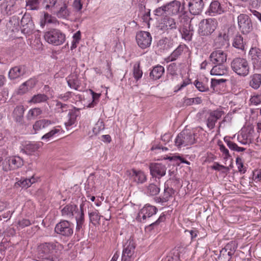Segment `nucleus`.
<instances>
[{"label":"nucleus","mask_w":261,"mask_h":261,"mask_svg":"<svg viewBox=\"0 0 261 261\" xmlns=\"http://www.w3.org/2000/svg\"><path fill=\"white\" fill-rule=\"evenodd\" d=\"M48 97L44 94H38L34 95L29 101V103L37 104L46 101Z\"/></svg>","instance_id":"obj_39"},{"label":"nucleus","mask_w":261,"mask_h":261,"mask_svg":"<svg viewBox=\"0 0 261 261\" xmlns=\"http://www.w3.org/2000/svg\"><path fill=\"white\" fill-rule=\"evenodd\" d=\"M42 114V110L39 108H35L30 109L27 114V117L29 119L36 118L37 116Z\"/></svg>","instance_id":"obj_46"},{"label":"nucleus","mask_w":261,"mask_h":261,"mask_svg":"<svg viewBox=\"0 0 261 261\" xmlns=\"http://www.w3.org/2000/svg\"><path fill=\"white\" fill-rule=\"evenodd\" d=\"M190 13L194 15L200 14L204 7L202 0H186Z\"/></svg>","instance_id":"obj_18"},{"label":"nucleus","mask_w":261,"mask_h":261,"mask_svg":"<svg viewBox=\"0 0 261 261\" xmlns=\"http://www.w3.org/2000/svg\"><path fill=\"white\" fill-rule=\"evenodd\" d=\"M227 54L218 49L213 51L210 56V61L213 64H224L227 60Z\"/></svg>","instance_id":"obj_19"},{"label":"nucleus","mask_w":261,"mask_h":261,"mask_svg":"<svg viewBox=\"0 0 261 261\" xmlns=\"http://www.w3.org/2000/svg\"><path fill=\"white\" fill-rule=\"evenodd\" d=\"M81 35L80 31L76 32L72 37V41L71 42V45L70 47L71 50L75 49L77 47V44L81 39Z\"/></svg>","instance_id":"obj_47"},{"label":"nucleus","mask_w":261,"mask_h":261,"mask_svg":"<svg viewBox=\"0 0 261 261\" xmlns=\"http://www.w3.org/2000/svg\"><path fill=\"white\" fill-rule=\"evenodd\" d=\"M165 5L167 14L175 15L179 13L181 7V3L179 1L174 0Z\"/></svg>","instance_id":"obj_27"},{"label":"nucleus","mask_w":261,"mask_h":261,"mask_svg":"<svg viewBox=\"0 0 261 261\" xmlns=\"http://www.w3.org/2000/svg\"><path fill=\"white\" fill-rule=\"evenodd\" d=\"M230 66L232 71L240 76L245 77L249 73L250 66L246 58H234L231 62Z\"/></svg>","instance_id":"obj_2"},{"label":"nucleus","mask_w":261,"mask_h":261,"mask_svg":"<svg viewBox=\"0 0 261 261\" xmlns=\"http://www.w3.org/2000/svg\"><path fill=\"white\" fill-rule=\"evenodd\" d=\"M91 93L92 95L93 101L91 103L89 104L88 107L89 108H93L94 107L96 101L98 100L100 96V94L95 93L92 91H91Z\"/></svg>","instance_id":"obj_64"},{"label":"nucleus","mask_w":261,"mask_h":261,"mask_svg":"<svg viewBox=\"0 0 261 261\" xmlns=\"http://www.w3.org/2000/svg\"><path fill=\"white\" fill-rule=\"evenodd\" d=\"M31 224V221L28 219H22L19 220L17 223V227L23 228L25 227L30 226Z\"/></svg>","instance_id":"obj_60"},{"label":"nucleus","mask_w":261,"mask_h":261,"mask_svg":"<svg viewBox=\"0 0 261 261\" xmlns=\"http://www.w3.org/2000/svg\"><path fill=\"white\" fill-rule=\"evenodd\" d=\"M238 23L240 30L244 34L250 32L252 29V23L248 15L244 14L238 17Z\"/></svg>","instance_id":"obj_16"},{"label":"nucleus","mask_w":261,"mask_h":261,"mask_svg":"<svg viewBox=\"0 0 261 261\" xmlns=\"http://www.w3.org/2000/svg\"><path fill=\"white\" fill-rule=\"evenodd\" d=\"M126 174L135 182L137 184H143L146 180V176L144 172L141 170H137L135 169L129 170L126 171Z\"/></svg>","instance_id":"obj_17"},{"label":"nucleus","mask_w":261,"mask_h":261,"mask_svg":"<svg viewBox=\"0 0 261 261\" xmlns=\"http://www.w3.org/2000/svg\"><path fill=\"white\" fill-rule=\"evenodd\" d=\"M224 114V112L221 108L211 112L207 119V127L210 129L214 128L217 120L221 118Z\"/></svg>","instance_id":"obj_20"},{"label":"nucleus","mask_w":261,"mask_h":261,"mask_svg":"<svg viewBox=\"0 0 261 261\" xmlns=\"http://www.w3.org/2000/svg\"><path fill=\"white\" fill-rule=\"evenodd\" d=\"M79 208L77 206L74 204H67L65 205L61 211L62 216L72 219L78 212Z\"/></svg>","instance_id":"obj_26"},{"label":"nucleus","mask_w":261,"mask_h":261,"mask_svg":"<svg viewBox=\"0 0 261 261\" xmlns=\"http://www.w3.org/2000/svg\"><path fill=\"white\" fill-rule=\"evenodd\" d=\"M68 119L65 122V125L67 129H70L76 122V116L72 113L70 112L68 114Z\"/></svg>","instance_id":"obj_45"},{"label":"nucleus","mask_w":261,"mask_h":261,"mask_svg":"<svg viewBox=\"0 0 261 261\" xmlns=\"http://www.w3.org/2000/svg\"><path fill=\"white\" fill-rule=\"evenodd\" d=\"M160 188L154 184H150L146 188V193L149 196H154L158 194L160 192Z\"/></svg>","instance_id":"obj_44"},{"label":"nucleus","mask_w":261,"mask_h":261,"mask_svg":"<svg viewBox=\"0 0 261 261\" xmlns=\"http://www.w3.org/2000/svg\"><path fill=\"white\" fill-rule=\"evenodd\" d=\"M232 45L237 49L246 53L247 45L246 39H244L242 35L237 34L234 36L232 40Z\"/></svg>","instance_id":"obj_25"},{"label":"nucleus","mask_w":261,"mask_h":261,"mask_svg":"<svg viewBox=\"0 0 261 261\" xmlns=\"http://www.w3.org/2000/svg\"><path fill=\"white\" fill-rule=\"evenodd\" d=\"M44 37L47 43L56 46L63 44L66 39L65 35L58 29H52L46 32Z\"/></svg>","instance_id":"obj_3"},{"label":"nucleus","mask_w":261,"mask_h":261,"mask_svg":"<svg viewBox=\"0 0 261 261\" xmlns=\"http://www.w3.org/2000/svg\"><path fill=\"white\" fill-rule=\"evenodd\" d=\"M24 111V110L23 106H18L15 108L13 111V114L16 121H21Z\"/></svg>","instance_id":"obj_42"},{"label":"nucleus","mask_w":261,"mask_h":261,"mask_svg":"<svg viewBox=\"0 0 261 261\" xmlns=\"http://www.w3.org/2000/svg\"><path fill=\"white\" fill-rule=\"evenodd\" d=\"M253 68L261 70V50L256 47H251L248 53Z\"/></svg>","instance_id":"obj_12"},{"label":"nucleus","mask_w":261,"mask_h":261,"mask_svg":"<svg viewBox=\"0 0 261 261\" xmlns=\"http://www.w3.org/2000/svg\"><path fill=\"white\" fill-rule=\"evenodd\" d=\"M157 208L155 206L150 204H146L139 212L136 220L143 222L147 218H150L156 213Z\"/></svg>","instance_id":"obj_11"},{"label":"nucleus","mask_w":261,"mask_h":261,"mask_svg":"<svg viewBox=\"0 0 261 261\" xmlns=\"http://www.w3.org/2000/svg\"><path fill=\"white\" fill-rule=\"evenodd\" d=\"M133 74L136 80H139L142 76L143 72L140 69L139 63H136L134 65Z\"/></svg>","instance_id":"obj_49"},{"label":"nucleus","mask_w":261,"mask_h":261,"mask_svg":"<svg viewBox=\"0 0 261 261\" xmlns=\"http://www.w3.org/2000/svg\"><path fill=\"white\" fill-rule=\"evenodd\" d=\"M169 159L170 160H173L175 161H179V163H185L187 165H190V163L186 160L184 158H183L182 156L179 155H173L172 156H170L169 158Z\"/></svg>","instance_id":"obj_62"},{"label":"nucleus","mask_w":261,"mask_h":261,"mask_svg":"<svg viewBox=\"0 0 261 261\" xmlns=\"http://www.w3.org/2000/svg\"><path fill=\"white\" fill-rule=\"evenodd\" d=\"M16 3L15 0H4L1 4V9L4 14L11 15Z\"/></svg>","instance_id":"obj_28"},{"label":"nucleus","mask_w":261,"mask_h":261,"mask_svg":"<svg viewBox=\"0 0 261 261\" xmlns=\"http://www.w3.org/2000/svg\"><path fill=\"white\" fill-rule=\"evenodd\" d=\"M56 22L57 19L55 17L47 13H45L40 19V25L43 28L46 23H55Z\"/></svg>","instance_id":"obj_41"},{"label":"nucleus","mask_w":261,"mask_h":261,"mask_svg":"<svg viewBox=\"0 0 261 261\" xmlns=\"http://www.w3.org/2000/svg\"><path fill=\"white\" fill-rule=\"evenodd\" d=\"M261 85V74L255 73L251 76L250 86L254 89H257Z\"/></svg>","instance_id":"obj_38"},{"label":"nucleus","mask_w":261,"mask_h":261,"mask_svg":"<svg viewBox=\"0 0 261 261\" xmlns=\"http://www.w3.org/2000/svg\"><path fill=\"white\" fill-rule=\"evenodd\" d=\"M255 135L253 128L251 126L245 127L242 128L238 136V141L245 145L252 143Z\"/></svg>","instance_id":"obj_9"},{"label":"nucleus","mask_w":261,"mask_h":261,"mask_svg":"<svg viewBox=\"0 0 261 261\" xmlns=\"http://www.w3.org/2000/svg\"><path fill=\"white\" fill-rule=\"evenodd\" d=\"M181 33L182 38H184L185 40L190 41L191 40L192 37L193 36V32L190 30L186 28H184Z\"/></svg>","instance_id":"obj_52"},{"label":"nucleus","mask_w":261,"mask_h":261,"mask_svg":"<svg viewBox=\"0 0 261 261\" xmlns=\"http://www.w3.org/2000/svg\"><path fill=\"white\" fill-rule=\"evenodd\" d=\"M23 164V160L18 156H9L5 158L2 163V169L4 171H9L17 169Z\"/></svg>","instance_id":"obj_6"},{"label":"nucleus","mask_w":261,"mask_h":261,"mask_svg":"<svg viewBox=\"0 0 261 261\" xmlns=\"http://www.w3.org/2000/svg\"><path fill=\"white\" fill-rule=\"evenodd\" d=\"M56 14L59 18L67 19L70 15V11L68 9L67 4L64 3L56 12Z\"/></svg>","instance_id":"obj_32"},{"label":"nucleus","mask_w":261,"mask_h":261,"mask_svg":"<svg viewBox=\"0 0 261 261\" xmlns=\"http://www.w3.org/2000/svg\"><path fill=\"white\" fill-rule=\"evenodd\" d=\"M57 0H44L43 6L46 10L53 8L56 4Z\"/></svg>","instance_id":"obj_58"},{"label":"nucleus","mask_w":261,"mask_h":261,"mask_svg":"<svg viewBox=\"0 0 261 261\" xmlns=\"http://www.w3.org/2000/svg\"><path fill=\"white\" fill-rule=\"evenodd\" d=\"M154 14L158 16H162L165 14H167L166 5H163L154 10Z\"/></svg>","instance_id":"obj_57"},{"label":"nucleus","mask_w":261,"mask_h":261,"mask_svg":"<svg viewBox=\"0 0 261 261\" xmlns=\"http://www.w3.org/2000/svg\"><path fill=\"white\" fill-rule=\"evenodd\" d=\"M63 249V246L58 242L42 243L37 247L36 255L38 258L56 261Z\"/></svg>","instance_id":"obj_1"},{"label":"nucleus","mask_w":261,"mask_h":261,"mask_svg":"<svg viewBox=\"0 0 261 261\" xmlns=\"http://www.w3.org/2000/svg\"><path fill=\"white\" fill-rule=\"evenodd\" d=\"M179 259L178 252L176 251L171 252L164 259V261H178Z\"/></svg>","instance_id":"obj_54"},{"label":"nucleus","mask_w":261,"mask_h":261,"mask_svg":"<svg viewBox=\"0 0 261 261\" xmlns=\"http://www.w3.org/2000/svg\"><path fill=\"white\" fill-rule=\"evenodd\" d=\"M176 27L177 25L175 19L167 16L161 20L158 25V28L164 31L176 29Z\"/></svg>","instance_id":"obj_22"},{"label":"nucleus","mask_w":261,"mask_h":261,"mask_svg":"<svg viewBox=\"0 0 261 261\" xmlns=\"http://www.w3.org/2000/svg\"><path fill=\"white\" fill-rule=\"evenodd\" d=\"M236 247L235 243H231L222 249L219 255L215 257L216 261H229L231 256L234 254Z\"/></svg>","instance_id":"obj_10"},{"label":"nucleus","mask_w":261,"mask_h":261,"mask_svg":"<svg viewBox=\"0 0 261 261\" xmlns=\"http://www.w3.org/2000/svg\"><path fill=\"white\" fill-rule=\"evenodd\" d=\"M136 244L133 240L129 239L123 245L121 261H133L135 257Z\"/></svg>","instance_id":"obj_7"},{"label":"nucleus","mask_w":261,"mask_h":261,"mask_svg":"<svg viewBox=\"0 0 261 261\" xmlns=\"http://www.w3.org/2000/svg\"><path fill=\"white\" fill-rule=\"evenodd\" d=\"M183 51V47L181 46H178L169 56L165 59V61L167 62H172L175 61L181 54Z\"/></svg>","instance_id":"obj_37"},{"label":"nucleus","mask_w":261,"mask_h":261,"mask_svg":"<svg viewBox=\"0 0 261 261\" xmlns=\"http://www.w3.org/2000/svg\"><path fill=\"white\" fill-rule=\"evenodd\" d=\"M89 217L90 220L93 222V223H98L100 218L102 217V216L99 215L97 211H95L89 214Z\"/></svg>","instance_id":"obj_55"},{"label":"nucleus","mask_w":261,"mask_h":261,"mask_svg":"<svg viewBox=\"0 0 261 261\" xmlns=\"http://www.w3.org/2000/svg\"><path fill=\"white\" fill-rule=\"evenodd\" d=\"M66 80L68 86L72 89L76 90H80L82 86V81L81 77H79L76 72L70 74L67 78Z\"/></svg>","instance_id":"obj_24"},{"label":"nucleus","mask_w":261,"mask_h":261,"mask_svg":"<svg viewBox=\"0 0 261 261\" xmlns=\"http://www.w3.org/2000/svg\"><path fill=\"white\" fill-rule=\"evenodd\" d=\"M21 32L23 34L29 35L34 29V24L30 14L25 13L21 20Z\"/></svg>","instance_id":"obj_14"},{"label":"nucleus","mask_w":261,"mask_h":261,"mask_svg":"<svg viewBox=\"0 0 261 261\" xmlns=\"http://www.w3.org/2000/svg\"><path fill=\"white\" fill-rule=\"evenodd\" d=\"M191 83V81L190 79L186 78L184 79L181 84H178L176 86V87H175L174 92H177L181 90L185 87H186L187 86L189 85Z\"/></svg>","instance_id":"obj_53"},{"label":"nucleus","mask_w":261,"mask_h":261,"mask_svg":"<svg viewBox=\"0 0 261 261\" xmlns=\"http://www.w3.org/2000/svg\"><path fill=\"white\" fill-rule=\"evenodd\" d=\"M174 194V190L172 188L165 187L164 192L162 197L158 198V202H166L169 200Z\"/></svg>","instance_id":"obj_36"},{"label":"nucleus","mask_w":261,"mask_h":261,"mask_svg":"<svg viewBox=\"0 0 261 261\" xmlns=\"http://www.w3.org/2000/svg\"><path fill=\"white\" fill-rule=\"evenodd\" d=\"M219 146L220 150L222 153L224 160L227 161L230 157L228 150L223 145H220Z\"/></svg>","instance_id":"obj_61"},{"label":"nucleus","mask_w":261,"mask_h":261,"mask_svg":"<svg viewBox=\"0 0 261 261\" xmlns=\"http://www.w3.org/2000/svg\"><path fill=\"white\" fill-rule=\"evenodd\" d=\"M36 181L37 179L33 176L30 178H22L15 183V187L27 189Z\"/></svg>","instance_id":"obj_31"},{"label":"nucleus","mask_w":261,"mask_h":261,"mask_svg":"<svg viewBox=\"0 0 261 261\" xmlns=\"http://www.w3.org/2000/svg\"><path fill=\"white\" fill-rule=\"evenodd\" d=\"M217 21L215 19L202 20L199 24L198 33L201 36L211 35L216 29Z\"/></svg>","instance_id":"obj_5"},{"label":"nucleus","mask_w":261,"mask_h":261,"mask_svg":"<svg viewBox=\"0 0 261 261\" xmlns=\"http://www.w3.org/2000/svg\"><path fill=\"white\" fill-rule=\"evenodd\" d=\"M26 67L23 65L17 66L11 68L8 73V77L14 80L22 77L26 73Z\"/></svg>","instance_id":"obj_23"},{"label":"nucleus","mask_w":261,"mask_h":261,"mask_svg":"<svg viewBox=\"0 0 261 261\" xmlns=\"http://www.w3.org/2000/svg\"><path fill=\"white\" fill-rule=\"evenodd\" d=\"M53 124V122L47 119H41L37 120L33 125V129L36 133L42 129L47 127Z\"/></svg>","instance_id":"obj_30"},{"label":"nucleus","mask_w":261,"mask_h":261,"mask_svg":"<svg viewBox=\"0 0 261 261\" xmlns=\"http://www.w3.org/2000/svg\"><path fill=\"white\" fill-rule=\"evenodd\" d=\"M136 41L138 46L144 49L150 46L152 38L149 33L145 31H140L136 35Z\"/></svg>","instance_id":"obj_13"},{"label":"nucleus","mask_w":261,"mask_h":261,"mask_svg":"<svg viewBox=\"0 0 261 261\" xmlns=\"http://www.w3.org/2000/svg\"><path fill=\"white\" fill-rule=\"evenodd\" d=\"M42 145L43 143L42 142L29 143L25 146V149L29 153H32L41 148Z\"/></svg>","instance_id":"obj_40"},{"label":"nucleus","mask_w":261,"mask_h":261,"mask_svg":"<svg viewBox=\"0 0 261 261\" xmlns=\"http://www.w3.org/2000/svg\"><path fill=\"white\" fill-rule=\"evenodd\" d=\"M223 0H213L211 2L207 13L211 16H215L223 13L225 11Z\"/></svg>","instance_id":"obj_15"},{"label":"nucleus","mask_w":261,"mask_h":261,"mask_svg":"<svg viewBox=\"0 0 261 261\" xmlns=\"http://www.w3.org/2000/svg\"><path fill=\"white\" fill-rule=\"evenodd\" d=\"M215 46L218 48L227 47L229 46L228 36L226 34H220L214 40Z\"/></svg>","instance_id":"obj_29"},{"label":"nucleus","mask_w":261,"mask_h":261,"mask_svg":"<svg viewBox=\"0 0 261 261\" xmlns=\"http://www.w3.org/2000/svg\"><path fill=\"white\" fill-rule=\"evenodd\" d=\"M72 6L76 12H80L83 8L82 0H74Z\"/></svg>","instance_id":"obj_63"},{"label":"nucleus","mask_w":261,"mask_h":261,"mask_svg":"<svg viewBox=\"0 0 261 261\" xmlns=\"http://www.w3.org/2000/svg\"><path fill=\"white\" fill-rule=\"evenodd\" d=\"M252 105L256 106L261 103V92L255 93L251 96L250 99Z\"/></svg>","instance_id":"obj_50"},{"label":"nucleus","mask_w":261,"mask_h":261,"mask_svg":"<svg viewBox=\"0 0 261 261\" xmlns=\"http://www.w3.org/2000/svg\"><path fill=\"white\" fill-rule=\"evenodd\" d=\"M164 71V68L162 66H156L150 73V76L154 80H158L163 74Z\"/></svg>","instance_id":"obj_35"},{"label":"nucleus","mask_w":261,"mask_h":261,"mask_svg":"<svg viewBox=\"0 0 261 261\" xmlns=\"http://www.w3.org/2000/svg\"><path fill=\"white\" fill-rule=\"evenodd\" d=\"M40 1L37 0H27L25 8L27 10H37L39 8Z\"/></svg>","instance_id":"obj_43"},{"label":"nucleus","mask_w":261,"mask_h":261,"mask_svg":"<svg viewBox=\"0 0 261 261\" xmlns=\"http://www.w3.org/2000/svg\"><path fill=\"white\" fill-rule=\"evenodd\" d=\"M105 129V124L102 120H98L93 129V132L97 135Z\"/></svg>","instance_id":"obj_51"},{"label":"nucleus","mask_w":261,"mask_h":261,"mask_svg":"<svg viewBox=\"0 0 261 261\" xmlns=\"http://www.w3.org/2000/svg\"><path fill=\"white\" fill-rule=\"evenodd\" d=\"M194 134L188 129L182 130L176 137L175 144L178 148L191 145L195 143Z\"/></svg>","instance_id":"obj_4"},{"label":"nucleus","mask_w":261,"mask_h":261,"mask_svg":"<svg viewBox=\"0 0 261 261\" xmlns=\"http://www.w3.org/2000/svg\"><path fill=\"white\" fill-rule=\"evenodd\" d=\"M236 162L238 171L241 173H245L246 170L244 166V162L243 160L240 157H237L236 158Z\"/></svg>","instance_id":"obj_56"},{"label":"nucleus","mask_w":261,"mask_h":261,"mask_svg":"<svg viewBox=\"0 0 261 261\" xmlns=\"http://www.w3.org/2000/svg\"><path fill=\"white\" fill-rule=\"evenodd\" d=\"M211 70L210 73L213 75H223L227 73V69L223 64H215Z\"/></svg>","instance_id":"obj_33"},{"label":"nucleus","mask_w":261,"mask_h":261,"mask_svg":"<svg viewBox=\"0 0 261 261\" xmlns=\"http://www.w3.org/2000/svg\"><path fill=\"white\" fill-rule=\"evenodd\" d=\"M151 175L154 177L160 178L166 174V167L160 163L151 164L149 167Z\"/></svg>","instance_id":"obj_21"},{"label":"nucleus","mask_w":261,"mask_h":261,"mask_svg":"<svg viewBox=\"0 0 261 261\" xmlns=\"http://www.w3.org/2000/svg\"><path fill=\"white\" fill-rule=\"evenodd\" d=\"M177 70V66L176 63H171L169 64L167 67L168 72L172 75L176 74Z\"/></svg>","instance_id":"obj_59"},{"label":"nucleus","mask_w":261,"mask_h":261,"mask_svg":"<svg viewBox=\"0 0 261 261\" xmlns=\"http://www.w3.org/2000/svg\"><path fill=\"white\" fill-rule=\"evenodd\" d=\"M73 224L69 221L62 220L56 224L55 231L61 236L69 237L73 233Z\"/></svg>","instance_id":"obj_8"},{"label":"nucleus","mask_w":261,"mask_h":261,"mask_svg":"<svg viewBox=\"0 0 261 261\" xmlns=\"http://www.w3.org/2000/svg\"><path fill=\"white\" fill-rule=\"evenodd\" d=\"M74 217H75L76 222V230L79 231L82 228L84 222V213L81 207Z\"/></svg>","instance_id":"obj_34"},{"label":"nucleus","mask_w":261,"mask_h":261,"mask_svg":"<svg viewBox=\"0 0 261 261\" xmlns=\"http://www.w3.org/2000/svg\"><path fill=\"white\" fill-rule=\"evenodd\" d=\"M194 84L197 90L200 92H206L209 89L208 86L206 84L202 82H200L198 80H196L194 82Z\"/></svg>","instance_id":"obj_48"}]
</instances>
